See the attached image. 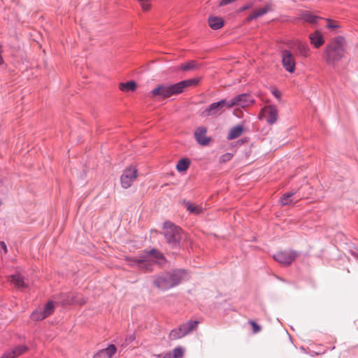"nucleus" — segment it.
Masks as SVG:
<instances>
[{"mask_svg": "<svg viewBox=\"0 0 358 358\" xmlns=\"http://www.w3.org/2000/svg\"><path fill=\"white\" fill-rule=\"evenodd\" d=\"M198 83V79L192 78L170 85H158L150 92L149 96L153 99H165L182 92L185 88L196 85Z\"/></svg>", "mask_w": 358, "mask_h": 358, "instance_id": "1", "label": "nucleus"}, {"mask_svg": "<svg viewBox=\"0 0 358 358\" xmlns=\"http://www.w3.org/2000/svg\"><path fill=\"white\" fill-rule=\"evenodd\" d=\"M345 40L342 36H337L326 46L324 59L329 65L335 66L340 60L345 57Z\"/></svg>", "mask_w": 358, "mask_h": 358, "instance_id": "2", "label": "nucleus"}, {"mask_svg": "<svg viewBox=\"0 0 358 358\" xmlns=\"http://www.w3.org/2000/svg\"><path fill=\"white\" fill-rule=\"evenodd\" d=\"M185 275L183 271H174L173 273H164L155 277L153 284L158 289L166 290L179 284Z\"/></svg>", "mask_w": 358, "mask_h": 358, "instance_id": "3", "label": "nucleus"}, {"mask_svg": "<svg viewBox=\"0 0 358 358\" xmlns=\"http://www.w3.org/2000/svg\"><path fill=\"white\" fill-rule=\"evenodd\" d=\"M161 259H163L162 254L157 250H152L145 255L139 258L131 259L127 257L126 261L130 266L137 265L140 268L149 270V266L151 265L152 263H155L157 260Z\"/></svg>", "mask_w": 358, "mask_h": 358, "instance_id": "4", "label": "nucleus"}, {"mask_svg": "<svg viewBox=\"0 0 358 358\" xmlns=\"http://www.w3.org/2000/svg\"><path fill=\"white\" fill-rule=\"evenodd\" d=\"M164 234L168 244L171 247L177 246L182 238V230L171 222L164 224Z\"/></svg>", "mask_w": 358, "mask_h": 358, "instance_id": "5", "label": "nucleus"}, {"mask_svg": "<svg viewBox=\"0 0 358 358\" xmlns=\"http://www.w3.org/2000/svg\"><path fill=\"white\" fill-rule=\"evenodd\" d=\"M229 102L227 99H222L217 102H214L202 112V115L203 117H208L221 114L224 111L223 108L224 107L231 108V107L229 106Z\"/></svg>", "mask_w": 358, "mask_h": 358, "instance_id": "6", "label": "nucleus"}, {"mask_svg": "<svg viewBox=\"0 0 358 358\" xmlns=\"http://www.w3.org/2000/svg\"><path fill=\"white\" fill-rule=\"evenodd\" d=\"M281 62L285 70L293 73L296 70V59L294 54L289 50L281 51Z\"/></svg>", "mask_w": 358, "mask_h": 358, "instance_id": "7", "label": "nucleus"}, {"mask_svg": "<svg viewBox=\"0 0 358 358\" xmlns=\"http://www.w3.org/2000/svg\"><path fill=\"white\" fill-rule=\"evenodd\" d=\"M229 106L231 108L239 106L244 108L251 106L254 103V100L250 95L243 94L235 96L234 99L229 100Z\"/></svg>", "mask_w": 358, "mask_h": 358, "instance_id": "8", "label": "nucleus"}, {"mask_svg": "<svg viewBox=\"0 0 358 358\" xmlns=\"http://www.w3.org/2000/svg\"><path fill=\"white\" fill-rule=\"evenodd\" d=\"M137 178V170L134 167H129L126 169L121 176V184L122 187H129L132 182Z\"/></svg>", "mask_w": 358, "mask_h": 358, "instance_id": "9", "label": "nucleus"}, {"mask_svg": "<svg viewBox=\"0 0 358 358\" xmlns=\"http://www.w3.org/2000/svg\"><path fill=\"white\" fill-rule=\"evenodd\" d=\"M297 255L296 252L290 250L277 252L273 257L281 264L289 265L295 260Z\"/></svg>", "mask_w": 358, "mask_h": 358, "instance_id": "10", "label": "nucleus"}, {"mask_svg": "<svg viewBox=\"0 0 358 358\" xmlns=\"http://www.w3.org/2000/svg\"><path fill=\"white\" fill-rule=\"evenodd\" d=\"M261 117H264L269 124L275 123L278 119V113L274 106H265L260 113Z\"/></svg>", "mask_w": 358, "mask_h": 358, "instance_id": "11", "label": "nucleus"}, {"mask_svg": "<svg viewBox=\"0 0 358 358\" xmlns=\"http://www.w3.org/2000/svg\"><path fill=\"white\" fill-rule=\"evenodd\" d=\"M206 133L207 129L204 127H198L194 132L196 141L201 145H206L210 141Z\"/></svg>", "mask_w": 358, "mask_h": 358, "instance_id": "12", "label": "nucleus"}, {"mask_svg": "<svg viewBox=\"0 0 358 358\" xmlns=\"http://www.w3.org/2000/svg\"><path fill=\"white\" fill-rule=\"evenodd\" d=\"M10 281L17 289L27 288L28 284L24 281V278L20 274L12 275L9 277Z\"/></svg>", "mask_w": 358, "mask_h": 358, "instance_id": "13", "label": "nucleus"}, {"mask_svg": "<svg viewBox=\"0 0 358 358\" xmlns=\"http://www.w3.org/2000/svg\"><path fill=\"white\" fill-rule=\"evenodd\" d=\"M117 351L114 345H110L107 348L100 350L94 358H111Z\"/></svg>", "mask_w": 358, "mask_h": 358, "instance_id": "14", "label": "nucleus"}, {"mask_svg": "<svg viewBox=\"0 0 358 358\" xmlns=\"http://www.w3.org/2000/svg\"><path fill=\"white\" fill-rule=\"evenodd\" d=\"M309 39L310 41V43L313 44L316 48H320L324 43L322 34L318 31L310 34L309 35Z\"/></svg>", "mask_w": 358, "mask_h": 358, "instance_id": "15", "label": "nucleus"}, {"mask_svg": "<svg viewBox=\"0 0 358 358\" xmlns=\"http://www.w3.org/2000/svg\"><path fill=\"white\" fill-rule=\"evenodd\" d=\"M299 19L310 24H316L317 23L318 20L321 19V17L313 15L308 11H305L300 14Z\"/></svg>", "mask_w": 358, "mask_h": 358, "instance_id": "16", "label": "nucleus"}, {"mask_svg": "<svg viewBox=\"0 0 358 358\" xmlns=\"http://www.w3.org/2000/svg\"><path fill=\"white\" fill-rule=\"evenodd\" d=\"M208 24L211 29L216 30L222 28L224 24V22L221 17L210 16L208 19Z\"/></svg>", "mask_w": 358, "mask_h": 358, "instance_id": "17", "label": "nucleus"}, {"mask_svg": "<svg viewBox=\"0 0 358 358\" xmlns=\"http://www.w3.org/2000/svg\"><path fill=\"white\" fill-rule=\"evenodd\" d=\"M184 206L190 213L200 215L203 213V209L201 206L189 201H184Z\"/></svg>", "mask_w": 358, "mask_h": 358, "instance_id": "18", "label": "nucleus"}, {"mask_svg": "<svg viewBox=\"0 0 358 358\" xmlns=\"http://www.w3.org/2000/svg\"><path fill=\"white\" fill-rule=\"evenodd\" d=\"M243 131V127L242 125H236L232 127L228 133L227 139L233 140L239 137Z\"/></svg>", "mask_w": 358, "mask_h": 358, "instance_id": "19", "label": "nucleus"}, {"mask_svg": "<svg viewBox=\"0 0 358 358\" xmlns=\"http://www.w3.org/2000/svg\"><path fill=\"white\" fill-rule=\"evenodd\" d=\"M199 322L198 321H188L185 324H183L180 326L183 334L187 335L189 334L191 331L195 330L197 328Z\"/></svg>", "mask_w": 358, "mask_h": 358, "instance_id": "20", "label": "nucleus"}, {"mask_svg": "<svg viewBox=\"0 0 358 358\" xmlns=\"http://www.w3.org/2000/svg\"><path fill=\"white\" fill-rule=\"evenodd\" d=\"M184 354V349L181 347L176 348L172 352H168L162 358H181Z\"/></svg>", "mask_w": 358, "mask_h": 358, "instance_id": "21", "label": "nucleus"}, {"mask_svg": "<svg viewBox=\"0 0 358 358\" xmlns=\"http://www.w3.org/2000/svg\"><path fill=\"white\" fill-rule=\"evenodd\" d=\"M271 10V7L269 6H266L264 7L260 8L255 10L253 13L249 15L248 20L249 21L256 19L265 13H266L268 10Z\"/></svg>", "mask_w": 358, "mask_h": 358, "instance_id": "22", "label": "nucleus"}, {"mask_svg": "<svg viewBox=\"0 0 358 358\" xmlns=\"http://www.w3.org/2000/svg\"><path fill=\"white\" fill-rule=\"evenodd\" d=\"M120 90L124 92H134L136 89V83L131 80L127 83H122L119 86Z\"/></svg>", "mask_w": 358, "mask_h": 358, "instance_id": "23", "label": "nucleus"}, {"mask_svg": "<svg viewBox=\"0 0 358 358\" xmlns=\"http://www.w3.org/2000/svg\"><path fill=\"white\" fill-rule=\"evenodd\" d=\"M55 309V304L53 301H48L45 307L43 308V314L46 317L51 315Z\"/></svg>", "mask_w": 358, "mask_h": 358, "instance_id": "24", "label": "nucleus"}, {"mask_svg": "<svg viewBox=\"0 0 358 358\" xmlns=\"http://www.w3.org/2000/svg\"><path fill=\"white\" fill-rule=\"evenodd\" d=\"M45 318H46V317L43 314V309L41 308L36 309V310L32 312L31 315V319L34 321L43 320Z\"/></svg>", "mask_w": 358, "mask_h": 358, "instance_id": "25", "label": "nucleus"}, {"mask_svg": "<svg viewBox=\"0 0 358 358\" xmlns=\"http://www.w3.org/2000/svg\"><path fill=\"white\" fill-rule=\"evenodd\" d=\"M295 194V192H288L284 194L280 199V202L281 205L285 206L291 203L292 202V199H291L294 195Z\"/></svg>", "mask_w": 358, "mask_h": 358, "instance_id": "26", "label": "nucleus"}, {"mask_svg": "<svg viewBox=\"0 0 358 358\" xmlns=\"http://www.w3.org/2000/svg\"><path fill=\"white\" fill-rule=\"evenodd\" d=\"M185 334H183V331L180 327L178 329H173L169 334V338L171 340H176L183 337Z\"/></svg>", "mask_w": 358, "mask_h": 358, "instance_id": "27", "label": "nucleus"}, {"mask_svg": "<svg viewBox=\"0 0 358 358\" xmlns=\"http://www.w3.org/2000/svg\"><path fill=\"white\" fill-rule=\"evenodd\" d=\"M189 164L190 162L188 159H182L178 162L176 169L180 172L185 171L189 168Z\"/></svg>", "mask_w": 358, "mask_h": 358, "instance_id": "28", "label": "nucleus"}, {"mask_svg": "<svg viewBox=\"0 0 358 358\" xmlns=\"http://www.w3.org/2000/svg\"><path fill=\"white\" fill-rule=\"evenodd\" d=\"M28 348L24 345H20L14 349H13L11 351L8 352L9 353H11L12 356H15V358L20 356V355L23 354L24 352H27Z\"/></svg>", "mask_w": 358, "mask_h": 358, "instance_id": "29", "label": "nucleus"}, {"mask_svg": "<svg viewBox=\"0 0 358 358\" xmlns=\"http://www.w3.org/2000/svg\"><path fill=\"white\" fill-rule=\"evenodd\" d=\"M297 48L301 55L304 57H308L309 55V48L306 44L300 42L297 45Z\"/></svg>", "mask_w": 358, "mask_h": 358, "instance_id": "30", "label": "nucleus"}, {"mask_svg": "<svg viewBox=\"0 0 358 358\" xmlns=\"http://www.w3.org/2000/svg\"><path fill=\"white\" fill-rule=\"evenodd\" d=\"M196 68V64L194 61H190L187 62V64H181L179 67L180 69L182 71H191L194 70Z\"/></svg>", "mask_w": 358, "mask_h": 358, "instance_id": "31", "label": "nucleus"}, {"mask_svg": "<svg viewBox=\"0 0 358 358\" xmlns=\"http://www.w3.org/2000/svg\"><path fill=\"white\" fill-rule=\"evenodd\" d=\"M143 10L147 11L150 8V2L152 0H138Z\"/></svg>", "mask_w": 358, "mask_h": 358, "instance_id": "32", "label": "nucleus"}, {"mask_svg": "<svg viewBox=\"0 0 358 358\" xmlns=\"http://www.w3.org/2000/svg\"><path fill=\"white\" fill-rule=\"evenodd\" d=\"M327 27L330 29H336L340 27L338 23L334 20L327 19Z\"/></svg>", "mask_w": 358, "mask_h": 358, "instance_id": "33", "label": "nucleus"}, {"mask_svg": "<svg viewBox=\"0 0 358 358\" xmlns=\"http://www.w3.org/2000/svg\"><path fill=\"white\" fill-rule=\"evenodd\" d=\"M249 323L251 324V326L252 327V332L254 334L259 333L261 331V329H262L261 327L258 324H257L255 322H254L252 320H250Z\"/></svg>", "mask_w": 358, "mask_h": 358, "instance_id": "34", "label": "nucleus"}, {"mask_svg": "<svg viewBox=\"0 0 358 358\" xmlns=\"http://www.w3.org/2000/svg\"><path fill=\"white\" fill-rule=\"evenodd\" d=\"M231 158H232V155L231 153H226L220 157V162H226L231 160Z\"/></svg>", "mask_w": 358, "mask_h": 358, "instance_id": "35", "label": "nucleus"}, {"mask_svg": "<svg viewBox=\"0 0 358 358\" xmlns=\"http://www.w3.org/2000/svg\"><path fill=\"white\" fill-rule=\"evenodd\" d=\"M271 92L275 98H277L278 99H280L281 94L280 92L277 88L271 87Z\"/></svg>", "mask_w": 358, "mask_h": 358, "instance_id": "36", "label": "nucleus"}, {"mask_svg": "<svg viewBox=\"0 0 358 358\" xmlns=\"http://www.w3.org/2000/svg\"><path fill=\"white\" fill-rule=\"evenodd\" d=\"M1 358H15V356H12L11 353H9L8 352L3 354V355L1 357Z\"/></svg>", "mask_w": 358, "mask_h": 358, "instance_id": "37", "label": "nucleus"}, {"mask_svg": "<svg viewBox=\"0 0 358 358\" xmlns=\"http://www.w3.org/2000/svg\"><path fill=\"white\" fill-rule=\"evenodd\" d=\"M0 246L3 250L4 252L6 253L7 252V247H6V243L4 242L1 241V242H0Z\"/></svg>", "mask_w": 358, "mask_h": 358, "instance_id": "38", "label": "nucleus"}, {"mask_svg": "<svg viewBox=\"0 0 358 358\" xmlns=\"http://www.w3.org/2000/svg\"><path fill=\"white\" fill-rule=\"evenodd\" d=\"M1 52H2V48H1V46L0 45V66L3 64V59L1 56Z\"/></svg>", "mask_w": 358, "mask_h": 358, "instance_id": "39", "label": "nucleus"}, {"mask_svg": "<svg viewBox=\"0 0 358 358\" xmlns=\"http://www.w3.org/2000/svg\"><path fill=\"white\" fill-rule=\"evenodd\" d=\"M250 7V5H248L242 8V10H245Z\"/></svg>", "mask_w": 358, "mask_h": 358, "instance_id": "40", "label": "nucleus"}, {"mask_svg": "<svg viewBox=\"0 0 358 358\" xmlns=\"http://www.w3.org/2000/svg\"><path fill=\"white\" fill-rule=\"evenodd\" d=\"M1 203H2V202H1V201L0 200V206L1 205Z\"/></svg>", "mask_w": 358, "mask_h": 358, "instance_id": "41", "label": "nucleus"}]
</instances>
